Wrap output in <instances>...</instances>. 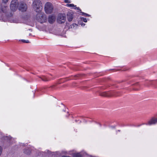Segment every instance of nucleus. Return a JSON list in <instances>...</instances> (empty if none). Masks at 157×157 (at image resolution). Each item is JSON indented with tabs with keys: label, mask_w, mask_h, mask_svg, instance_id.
I'll return each mask as SVG.
<instances>
[{
	"label": "nucleus",
	"mask_w": 157,
	"mask_h": 157,
	"mask_svg": "<svg viewBox=\"0 0 157 157\" xmlns=\"http://www.w3.org/2000/svg\"><path fill=\"white\" fill-rule=\"evenodd\" d=\"M53 10V7L52 4L49 2L46 3L45 6V11L47 14L52 13Z\"/></svg>",
	"instance_id": "f03ea898"
},
{
	"label": "nucleus",
	"mask_w": 157,
	"mask_h": 157,
	"mask_svg": "<svg viewBox=\"0 0 157 157\" xmlns=\"http://www.w3.org/2000/svg\"><path fill=\"white\" fill-rule=\"evenodd\" d=\"M18 2L17 0H12L11 2L10 7L13 11H15L18 6Z\"/></svg>",
	"instance_id": "7ed1b4c3"
},
{
	"label": "nucleus",
	"mask_w": 157,
	"mask_h": 157,
	"mask_svg": "<svg viewBox=\"0 0 157 157\" xmlns=\"http://www.w3.org/2000/svg\"><path fill=\"white\" fill-rule=\"evenodd\" d=\"M83 26H84L85 24H83Z\"/></svg>",
	"instance_id": "393cba45"
},
{
	"label": "nucleus",
	"mask_w": 157,
	"mask_h": 157,
	"mask_svg": "<svg viewBox=\"0 0 157 157\" xmlns=\"http://www.w3.org/2000/svg\"><path fill=\"white\" fill-rule=\"evenodd\" d=\"M83 25H82V26Z\"/></svg>",
	"instance_id": "a878e982"
},
{
	"label": "nucleus",
	"mask_w": 157,
	"mask_h": 157,
	"mask_svg": "<svg viewBox=\"0 0 157 157\" xmlns=\"http://www.w3.org/2000/svg\"><path fill=\"white\" fill-rule=\"evenodd\" d=\"M67 19L69 21H72L73 18V16L72 13L71 12H68L67 13Z\"/></svg>",
	"instance_id": "6e6552de"
},
{
	"label": "nucleus",
	"mask_w": 157,
	"mask_h": 157,
	"mask_svg": "<svg viewBox=\"0 0 157 157\" xmlns=\"http://www.w3.org/2000/svg\"><path fill=\"white\" fill-rule=\"evenodd\" d=\"M18 9L20 10L22 12L25 11L27 9V6L25 3H20L18 6Z\"/></svg>",
	"instance_id": "39448f33"
},
{
	"label": "nucleus",
	"mask_w": 157,
	"mask_h": 157,
	"mask_svg": "<svg viewBox=\"0 0 157 157\" xmlns=\"http://www.w3.org/2000/svg\"><path fill=\"white\" fill-rule=\"evenodd\" d=\"M83 25H82V26Z\"/></svg>",
	"instance_id": "bb28decb"
},
{
	"label": "nucleus",
	"mask_w": 157,
	"mask_h": 157,
	"mask_svg": "<svg viewBox=\"0 0 157 157\" xmlns=\"http://www.w3.org/2000/svg\"><path fill=\"white\" fill-rule=\"evenodd\" d=\"M41 78V79L44 81H48L49 80L45 76H42Z\"/></svg>",
	"instance_id": "f8f14e48"
},
{
	"label": "nucleus",
	"mask_w": 157,
	"mask_h": 157,
	"mask_svg": "<svg viewBox=\"0 0 157 157\" xmlns=\"http://www.w3.org/2000/svg\"><path fill=\"white\" fill-rule=\"evenodd\" d=\"M74 157H81V155L79 153H76L74 154Z\"/></svg>",
	"instance_id": "ddd939ff"
},
{
	"label": "nucleus",
	"mask_w": 157,
	"mask_h": 157,
	"mask_svg": "<svg viewBox=\"0 0 157 157\" xmlns=\"http://www.w3.org/2000/svg\"><path fill=\"white\" fill-rule=\"evenodd\" d=\"M152 84L151 81L147 83V84L146 85V86H149V85Z\"/></svg>",
	"instance_id": "dca6fc26"
},
{
	"label": "nucleus",
	"mask_w": 157,
	"mask_h": 157,
	"mask_svg": "<svg viewBox=\"0 0 157 157\" xmlns=\"http://www.w3.org/2000/svg\"><path fill=\"white\" fill-rule=\"evenodd\" d=\"M67 6L68 7H74V5L73 4H67Z\"/></svg>",
	"instance_id": "2eb2a0df"
},
{
	"label": "nucleus",
	"mask_w": 157,
	"mask_h": 157,
	"mask_svg": "<svg viewBox=\"0 0 157 157\" xmlns=\"http://www.w3.org/2000/svg\"><path fill=\"white\" fill-rule=\"evenodd\" d=\"M33 8L34 10L37 12L39 13L42 9L41 3L40 1L36 0L33 3ZM47 17L44 13H39L36 16V19L40 23L45 22Z\"/></svg>",
	"instance_id": "f257e3e1"
},
{
	"label": "nucleus",
	"mask_w": 157,
	"mask_h": 157,
	"mask_svg": "<svg viewBox=\"0 0 157 157\" xmlns=\"http://www.w3.org/2000/svg\"><path fill=\"white\" fill-rule=\"evenodd\" d=\"M64 2L66 3H69L70 2L69 0H65Z\"/></svg>",
	"instance_id": "aec40b11"
},
{
	"label": "nucleus",
	"mask_w": 157,
	"mask_h": 157,
	"mask_svg": "<svg viewBox=\"0 0 157 157\" xmlns=\"http://www.w3.org/2000/svg\"><path fill=\"white\" fill-rule=\"evenodd\" d=\"M62 157H71L70 156H63Z\"/></svg>",
	"instance_id": "5701e85b"
},
{
	"label": "nucleus",
	"mask_w": 157,
	"mask_h": 157,
	"mask_svg": "<svg viewBox=\"0 0 157 157\" xmlns=\"http://www.w3.org/2000/svg\"><path fill=\"white\" fill-rule=\"evenodd\" d=\"M157 123V118H152L149 121L147 124L151 125L152 124H155Z\"/></svg>",
	"instance_id": "0eeeda50"
},
{
	"label": "nucleus",
	"mask_w": 157,
	"mask_h": 157,
	"mask_svg": "<svg viewBox=\"0 0 157 157\" xmlns=\"http://www.w3.org/2000/svg\"><path fill=\"white\" fill-rule=\"evenodd\" d=\"M55 17L54 16H49L48 18V21L50 23H52L55 21Z\"/></svg>",
	"instance_id": "1a4fd4ad"
},
{
	"label": "nucleus",
	"mask_w": 157,
	"mask_h": 157,
	"mask_svg": "<svg viewBox=\"0 0 157 157\" xmlns=\"http://www.w3.org/2000/svg\"><path fill=\"white\" fill-rule=\"evenodd\" d=\"M82 13V15H83L86 16V15H87V14L86 13H83V12Z\"/></svg>",
	"instance_id": "4be33fe9"
},
{
	"label": "nucleus",
	"mask_w": 157,
	"mask_h": 157,
	"mask_svg": "<svg viewBox=\"0 0 157 157\" xmlns=\"http://www.w3.org/2000/svg\"><path fill=\"white\" fill-rule=\"evenodd\" d=\"M6 6H2L0 8L1 11L3 13L6 12Z\"/></svg>",
	"instance_id": "9b49d317"
},
{
	"label": "nucleus",
	"mask_w": 157,
	"mask_h": 157,
	"mask_svg": "<svg viewBox=\"0 0 157 157\" xmlns=\"http://www.w3.org/2000/svg\"><path fill=\"white\" fill-rule=\"evenodd\" d=\"M21 41L24 43H30L29 41L28 40H21Z\"/></svg>",
	"instance_id": "4468645a"
},
{
	"label": "nucleus",
	"mask_w": 157,
	"mask_h": 157,
	"mask_svg": "<svg viewBox=\"0 0 157 157\" xmlns=\"http://www.w3.org/2000/svg\"><path fill=\"white\" fill-rule=\"evenodd\" d=\"M57 21L60 24L64 23L66 20V16L65 14H59L57 18Z\"/></svg>",
	"instance_id": "20e7f679"
},
{
	"label": "nucleus",
	"mask_w": 157,
	"mask_h": 157,
	"mask_svg": "<svg viewBox=\"0 0 157 157\" xmlns=\"http://www.w3.org/2000/svg\"><path fill=\"white\" fill-rule=\"evenodd\" d=\"M46 153H47L48 154H52V152L50 151H48V150L46 151Z\"/></svg>",
	"instance_id": "f3484780"
},
{
	"label": "nucleus",
	"mask_w": 157,
	"mask_h": 157,
	"mask_svg": "<svg viewBox=\"0 0 157 157\" xmlns=\"http://www.w3.org/2000/svg\"><path fill=\"white\" fill-rule=\"evenodd\" d=\"M86 16H90V15H89V14H87V15H86Z\"/></svg>",
	"instance_id": "b1692460"
},
{
	"label": "nucleus",
	"mask_w": 157,
	"mask_h": 157,
	"mask_svg": "<svg viewBox=\"0 0 157 157\" xmlns=\"http://www.w3.org/2000/svg\"><path fill=\"white\" fill-rule=\"evenodd\" d=\"M83 21L84 22H86L87 21V20L86 18H83Z\"/></svg>",
	"instance_id": "6ab92c4d"
},
{
	"label": "nucleus",
	"mask_w": 157,
	"mask_h": 157,
	"mask_svg": "<svg viewBox=\"0 0 157 157\" xmlns=\"http://www.w3.org/2000/svg\"><path fill=\"white\" fill-rule=\"evenodd\" d=\"M9 0H2V2L4 3H6Z\"/></svg>",
	"instance_id": "a211bd4d"
},
{
	"label": "nucleus",
	"mask_w": 157,
	"mask_h": 157,
	"mask_svg": "<svg viewBox=\"0 0 157 157\" xmlns=\"http://www.w3.org/2000/svg\"><path fill=\"white\" fill-rule=\"evenodd\" d=\"M74 7H75V9L79 10V9H80L78 7H77L76 6H74Z\"/></svg>",
	"instance_id": "412c9836"
},
{
	"label": "nucleus",
	"mask_w": 157,
	"mask_h": 157,
	"mask_svg": "<svg viewBox=\"0 0 157 157\" xmlns=\"http://www.w3.org/2000/svg\"><path fill=\"white\" fill-rule=\"evenodd\" d=\"M24 152L27 155H29L31 153V151L29 149H26L24 150Z\"/></svg>",
	"instance_id": "9d476101"
},
{
	"label": "nucleus",
	"mask_w": 157,
	"mask_h": 157,
	"mask_svg": "<svg viewBox=\"0 0 157 157\" xmlns=\"http://www.w3.org/2000/svg\"><path fill=\"white\" fill-rule=\"evenodd\" d=\"M100 95L102 96L110 97L114 96L113 92H103L100 93Z\"/></svg>",
	"instance_id": "423d86ee"
}]
</instances>
